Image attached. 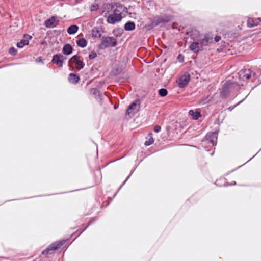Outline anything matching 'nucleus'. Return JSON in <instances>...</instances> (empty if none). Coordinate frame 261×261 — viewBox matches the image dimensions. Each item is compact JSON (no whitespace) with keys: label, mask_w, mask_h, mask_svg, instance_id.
I'll use <instances>...</instances> for the list:
<instances>
[{"label":"nucleus","mask_w":261,"mask_h":261,"mask_svg":"<svg viewBox=\"0 0 261 261\" xmlns=\"http://www.w3.org/2000/svg\"><path fill=\"white\" fill-rule=\"evenodd\" d=\"M218 133L216 132L208 133L205 138L201 141V145L204 150L210 155H213L214 153L215 147L217 142Z\"/></svg>","instance_id":"f257e3e1"},{"label":"nucleus","mask_w":261,"mask_h":261,"mask_svg":"<svg viewBox=\"0 0 261 261\" xmlns=\"http://www.w3.org/2000/svg\"><path fill=\"white\" fill-rule=\"evenodd\" d=\"M243 84H238L236 82L228 81L223 85L220 96L222 98H225L230 94H235L240 89Z\"/></svg>","instance_id":"f03ea898"},{"label":"nucleus","mask_w":261,"mask_h":261,"mask_svg":"<svg viewBox=\"0 0 261 261\" xmlns=\"http://www.w3.org/2000/svg\"><path fill=\"white\" fill-rule=\"evenodd\" d=\"M67 240L63 239L51 243L45 249L42 251L41 254L46 256L53 254L64 245Z\"/></svg>","instance_id":"7ed1b4c3"},{"label":"nucleus","mask_w":261,"mask_h":261,"mask_svg":"<svg viewBox=\"0 0 261 261\" xmlns=\"http://www.w3.org/2000/svg\"><path fill=\"white\" fill-rule=\"evenodd\" d=\"M117 44V39L114 37L103 36L101 38V43L98 45V48L103 50L110 47H115Z\"/></svg>","instance_id":"20e7f679"},{"label":"nucleus","mask_w":261,"mask_h":261,"mask_svg":"<svg viewBox=\"0 0 261 261\" xmlns=\"http://www.w3.org/2000/svg\"><path fill=\"white\" fill-rule=\"evenodd\" d=\"M213 42V37L208 35H204L203 36L197 35V52L202 50L204 46Z\"/></svg>","instance_id":"39448f33"},{"label":"nucleus","mask_w":261,"mask_h":261,"mask_svg":"<svg viewBox=\"0 0 261 261\" xmlns=\"http://www.w3.org/2000/svg\"><path fill=\"white\" fill-rule=\"evenodd\" d=\"M238 78L240 80L243 82H247V80L250 79L251 81L256 79V74L253 73L249 69H244L241 70L238 73Z\"/></svg>","instance_id":"423d86ee"},{"label":"nucleus","mask_w":261,"mask_h":261,"mask_svg":"<svg viewBox=\"0 0 261 261\" xmlns=\"http://www.w3.org/2000/svg\"><path fill=\"white\" fill-rule=\"evenodd\" d=\"M66 59L67 58L64 57L63 55L57 54L53 56L51 62L55 64L58 67L61 68L63 66V61Z\"/></svg>","instance_id":"0eeeda50"},{"label":"nucleus","mask_w":261,"mask_h":261,"mask_svg":"<svg viewBox=\"0 0 261 261\" xmlns=\"http://www.w3.org/2000/svg\"><path fill=\"white\" fill-rule=\"evenodd\" d=\"M123 17L121 13H116L113 12V14L109 15L107 19L108 23L114 24L117 22L121 21Z\"/></svg>","instance_id":"6e6552de"},{"label":"nucleus","mask_w":261,"mask_h":261,"mask_svg":"<svg viewBox=\"0 0 261 261\" xmlns=\"http://www.w3.org/2000/svg\"><path fill=\"white\" fill-rule=\"evenodd\" d=\"M59 19L57 16H52L44 22V25L48 28H54L58 25Z\"/></svg>","instance_id":"1a4fd4ad"},{"label":"nucleus","mask_w":261,"mask_h":261,"mask_svg":"<svg viewBox=\"0 0 261 261\" xmlns=\"http://www.w3.org/2000/svg\"><path fill=\"white\" fill-rule=\"evenodd\" d=\"M190 80V75L189 73H186L181 76L178 80L177 83L179 88H184L189 83Z\"/></svg>","instance_id":"9d476101"},{"label":"nucleus","mask_w":261,"mask_h":261,"mask_svg":"<svg viewBox=\"0 0 261 261\" xmlns=\"http://www.w3.org/2000/svg\"><path fill=\"white\" fill-rule=\"evenodd\" d=\"M103 31L100 27H94L91 30V35L93 38H100L102 35Z\"/></svg>","instance_id":"9b49d317"},{"label":"nucleus","mask_w":261,"mask_h":261,"mask_svg":"<svg viewBox=\"0 0 261 261\" xmlns=\"http://www.w3.org/2000/svg\"><path fill=\"white\" fill-rule=\"evenodd\" d=\"M73 48L71 44H65L62 48V53L64 55H69L73 52Z\"/></svg>","instance_id":"f8f14e48"},{"label":"nucleus","mask_w":261,"mask_h":261,"mask_svg":"<svg viewBox=\"0 0 261 261\" xmlns=\"http://www.w3.org/2000/svg\"><path fill=\"white\" fill-rule=\"evenodd\" d=\"M68 80L71 83L75 84L79 82L80 80V76L75 73H71L69 74Z\"/></svg>","instance_id":"ddd939ff"},{"label":"nucleus","mask_w":261,"mask_h":261,"mask_svg":"<svg viewBox=\"0 0 261 261\" xmlns=\"http://www.w3.org/2000/svg\"><path fill=\"white\" fill-rule=\"evenodd\" d=\"M161 23H163L161 15L154 16L153 20L151 21V25L152 28L157 27Z\"/></svg>","instance_id":"4468645a"},{"label":"nucleus","mask_w":261,"mask_h":261,"mask_svg":"<svg viewBox=\"0 0 261 261\" xmlns=\"http://www.w3.org/2000/svg\"><path fill=\"white\" fill-rule=\"evenodd\" d=\"M28 39H21L19 42L17 43L16 46L18 48H22L24 46L29 44V39H31L32 38V36L30 35H28Z\"/></svg>","instance_id":"2eb2a0df"},{"label":"nucleus","mask_w":261,"mask_h":261,"mask_svg":"<svg viewBox=\"0 0 261 261\" xmlns=\"http://www.w3.org/2000/svg\"><path fill=\"white\" fill-rule=\"evenodd\" d=\"M136 24L134 21H128L124 26V29L125 31H131L135 29Z\"/></svg>","instance_id":"dca6fc26"},{"label":"nucleus","mask_w":261,"mask_h":261,"mask_svg":"<svg viewBox=\"0 0 261 261\" xmlns=\"http://www.w3.org/2000/svg\"><path fill=\"white\" fill-rule=\"evenodd\" d=\"M91 92L95 96V97L97 99H102V96L101 94L100 93V91L97 88H91L90 90Z\"/></svg>","instance_id":"f3484780"},{"label":"nucleus","mask_w":261,"mask_h":261,"mask_svg":"<svg viewBox=\"0 0 261 261\" xmlns=\"http://www.w3.org/2000/svg\"><path fill=\"white\" fill-rule=\"evenodd\" d=\"M79 30V27L76 25H71L67 29V33L70 35H73L76 33Z\"/></svg>","instance_id":"a211bd4d"},{"label":"nucleus","mask_w":261,"mask_h":261,"mask_svg":"<svg viewBox=\"0 0 261 261\" xmlns=\"http://www.w3.org/2000/svg\"><path fill=\"white\" fill-rule=\"evenodd\" d=\"M76 44L78 46L84 48L87 46V41L85 38H81L76 40Z\"/></svg>","instance_id":"6ab92c4d"},{"label":"nucleus","mask_w":261,"mask_h":261,"mask_svg":"<svg viewBox=\"0 0 261 261\" xmlns=\"http://www.w3.org/2000/svg\"><path fill=\"white\" fill-rule=\"evenodd\" d=\"M161 16L163 24L170 22L172 19V16L167 14H163L161 15Z\"/></svg>","instance_id":"aec40b11"},{"label":"nucleus","mask_w":261,"mask_h":261,"mask_svg":"<svg viewBox=\"0 0 261 261\" xmlns=\"http://www.w3.org/2000/svg\"><path fill=\"white\" fill-rule=\"evenodd\" d=\"M137 102H138V101H134L128 107L126 112V115H129L130 113V111L136 109L137 105Z\"/></svg>","instance_id":"412c9836"},{"label":"nucleus","mask_w":261,"mask_h":261,"mask_svg":"<svg viewBox=\"0 0 261 261\" xmlns=\"http://www.w3.org/2000/svg\"><path fill=\"white\" fill-rule=\"evenodd\" d=\"M258 22H255L252 18H248L247 20V26L252 28L257 25Z\"/></svg>","instance_id":"4be33fe9"},{"label":"nucleus","mask_w":261,"mask_h":261,"mask_svg":"<svg viewBox=\"0 0 261 261\" xmlns=\"http://www.w3.org/2000/svg\"><path fill=\"white\" fill-rule=\"evenodd\" d=\"M148 135L149 136V139L148 140L146 141L144 143V145L146 146H148L151 145L152 144H153L154 142V139L152 137V134L151 133H149Z\"/></svg>","instance_id":"5701e85b"},{"label":"nucleus","mask_w":261,"mask_h":261,"mask_svg":"<svg viewBox=\"0 0 261 261\" xmlns=\"http://www.w3.org/2000/svg\"><path fill=\"white\" fill-rule=\"evenodd\" d=\"M76 69L78 70H80L84 68L85 64L81 60L76 61L75 62Z\"/></svg>","instance_id":"b1692460"},{"label":"nucleus","mask_w":261,"mask_h":261,"mask_svg":"<svg viewBox=\"0 0 261 261\" xmlns=\"http://www.w3.org/2000/svg\"><path fill=\"white\" fill-rule=\"evenodd\" d=\"M159 95L161 97H165L168 94V90L166 88H161L158 90Z\"/></svg>","instance_id":"393cba45"},{"label":"nucleus","mask_w":261,"mask_h":261,"mask_svg":"<svg viewBox=\"0 0 261 261\" xmlns=\"http://www.w3.org/2000/svg\"><path fill=\"white\" fill-rule=\"evenodd\" d=\"M115 6H116V7L121 9L122 12L128 13V9L124 5H123L120 3H116Z\"/></svg>","instance_id":"a878e982"},{"label":"nucleus","mask_w":261,"mask_h":261,"mask_svg":"<svg viewBox=\"0 0 261 261\" xmlns=\"http://www.w3.org/2000/svg\"><path fill=\"white\" fill-rule=\"evenodd\" d=\"M114 8V5L112 3H108L104 6V9L107 10V12L105 14V16L107 13H109V10L110 9L112 10Z\"/></svg>","instance_id":"bb28decb"},{"label":"nucleus","mask_w":261,"mask_h":261,"mask_svg":"<svg viewBox=\"0 0 261 261\" xmlns=\"http://www.w3.org/2000/svg\"><path fill=\"white\" fill-rule=\"evenodd\" d=\"M135 169H133L130 172V174L129 175V176L126 178V179L123 181V182L122 183V184L121 185V186L119 187V189L118 191H119L123 186L126 183V182L127 181V180L130 178V176L132 175V174H133V173L134 172ZM118 191H117L115 194V195H114V197L117 194V192Z\"/></svg>","instance_id":"cd10ccee"},{"label":"nucleus","mask_w":261,"mask_h":261,"mask_svg":"<svg viewBox=\"0 0 261 261\" xmlns=\"http://www.w3.org/2000/svg\"><path fill=\"white\" fill-rule=\"evenodd\" d=\"M17 49L14 47H11L9 49V53L12 56L16 55L17 54Z\"/></svg>","instance_id":"c85d7f7f"},{"label":"nucleus","mask_w":261,"mask_h":261,"mask_svg":"<svg viewBox=\"0 0 261 261\" xmlns=\"http://www.w3.org/2000/svg\"><path fill=\"white\" fill-rule=\"evenodd\" d=\"M97 56V54L94 51H93L89 54L88 58L90 60H92L96 58Z\"/></svg>","instance_id":"c756f323"},{"label":"nucleus","mask_w":261,"mask_h":261,"mask_svg":"<svg viewBox=\"0 0 261 261\" xmlns=\"http://www.w3.org/2000/svg\"><path fill=\"white\" fill-rule=\"evenodd\" d=\"M189 115L192 116L193 119L196 120V110H190L189 111Z\"/></svg>","instance_id":"7c9ffc66"},{"label":"nucleus","mask_w":261,"mask_h":261,"mask_svg":"<svg viewBox=\"0 0 261 261\" xmlns=\"http://www.w3.org/2000/svg\"><path fill=\"white\" fill-rule=\"evenodd\" d=\"M191 50L196 53V41H194L190 46Z\"/></svg>","instance_id":"2f4dec72"},{"label":"nucleus","mask_w":261,"mask_h":261,"mask_svg":"<svg viewBox=\"0 0 261 261\" xmlns=\"http://www.w3.org/2000/svg\"><path fill=\"white\" fill-rule=\"evenodd\" d=\"M98 8H99V6L98 4H94L90 7V11H96L98 9Z\"/></svg>","instance_id":"473e14b6"},{"label":"nucleus","mask_w":261,"mask_h":261,"mask_svg":"<svg viewBox=\"0 0 261 261\" xmlns=\"http://www.w3.org/2000/svg\"><path fill=\"white\" fill-rule=\"evenodd\" d=\"M177 59L180 63H182L184 61V57L180 54L178 55Z\"/></svg>","instance_id":"72a5a7b5"},{"label":"nucleus","mask_w":261,"mask_h":261,"mask_svg":"<svg viewBox=\"0 0 261 261\" xmlns=\"http://www.w3.org/2000/svg\"><path fill=\"white\" fill-rule=\"evenodd\" d=\"M79 59H80V56H78L77 55H75L71 58L70 60H73V61H75V62L76 61H79Z\"/></svg>","instance_id":"f704fd0d"},{"label":"nucleus","mask_w":261,"mask_h":261,"mask_svg":"<svg viewBox=\"0 0 261 261\" xmlns=\"http://www.w3.org/2000/svg\"><path fill=\"white\" fill-rule=\"evenodd\" d=\"M161 127L160 125H155L154 127V131L155 133H159L161 131Z\"/></svg>","instance_id":"c9c22d12"},{"label":"nucleus","mask_w":261,"mask_h":261,"mask_svg":"<svg viewBox=\"0 0 261 261\" xmlns=\"http://www.w3.org/2000/svg\"><path fill=\"white\" fill-rule=\"evenodd\" d=\"M201 117L202 115L201 114L200 110L197 109V120H198Z\"/></svg>","instance_id":"e433bc0d"},{"label":"nucleus","mask_w":261,"mask_h":261,"mask_svg":"<svg viewBox=\"0 0 261 261\" xmlns=\"http://www.w3.org/2000/svg\"><path fill=\"white\" fill-rule=\"evenodd\" d=\"M35 61L36 63H39V62H41L42 64H43V59L41 57H39L38 58H37L36 60H35Z\"/></svg>","instance_id":"4c0bfd02"},{"label":"nucleus","mask_w":261,"mask_h":261,"mask_svg":"<svg viewBox=\"0 0 261 261\" xmlns=\"http://www.w3.org/2000/svg\"><path fill=\"white\" fill-rule=\"evenodd\" d=\"M221 39V37L220 36H216L215 37H214V41L215 42H218L220 41V40Z\"/></svg>","instance_id":"58836bf2"},{"label":"nucleus","mask_w":261,"mask_h":261,"mask_svg":"<svg viewBox=\"0 0 261 261\" xmlns=\"http://www.w3.org/2000/svg\"><path fill=\"white\" fill-rule=\"evenodd\" d=\"M92 223V221L90 220L88 222V225L85 227V228L83 230V231L79 234V235H80L81 233H82Z\"/></svg>","instance_id":"ea45409f"},{"label":"nucleus","mask_w":261,"mask_h":261,"mask_svg":"<svg viewBox=\"0 0 261 261\" xmlns=\"http://www.w3.org/2000/svg\"><path fill=\"white\" fill-rule=\"evenodd\" d=\"M116 9L114 10L113 11V12L114 13H120L122 11L121 9L116 7Z\"/></svg>","instance_id":"a19ab883"},{"label":"nucleus","mask_w":261,"mask_h":261,"mask_svg":"<svg viewBox=\"0 0 261 261\" xmlns=\"http://www.w3.org/2000/svg\"><path fill=\"white\" fill-rule=\"evenodd\" d=\"M241 102V101H239L237 105H236L234 107H229L228 108V110L230 111H231L235 107H236L237 106H238L239 103H240Z\"/></svg>","instance_id":"79ce46f5"},{"label":"nucleus","mask_w":261,"mask_h":261,"mask_svg":"<svg viewBox=\"0 0 261 261\" xmlns=\"http://www.w3.org/2000/svg\"><path fill=\"white\" fill-rule=\"evenodd\" d=\"M115 72L117 74H119L121 73V70L119 68H116L115 69Z\"/></svg>","instance_id":"37998d69"},{"label":"nucleus","mask_w":261,"mask_h":261,"mask_svg":"<svg viewBox=\"0 0 261 261\" xmlns=\"http://www.w3.org/2000/svg\"><path fill=\"white\" fill-rule=\"evenodd\" d=\"M205 126V124L204 123H202V124H201V125L200 126V127H197V129H199L201 127L202 128H204ZM203 128H202V129Z\"/></svg>","instance_id":"c03bdc74"},{"label":"nucleus","mask_w":261,"mask_h":261,"mask_svg":"<svg viewBox=\"0 0 261 261\" xmlns=\"http://www.w3.org/2000/svg\"><path fill=\"white\" fill-rule=\"evenodd\" d=\"M236 185V182H234L233 183L230 184V185Z\"/></svg>","instance_id":"a18cd8bd"}]
</instances>
